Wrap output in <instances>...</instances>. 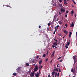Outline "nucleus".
Listing matches in <instances>:
<instances>
[{"label":"nucleus","instance_id":"nucleus-54","mask_svg":"<svg viewBox=\"0 0 77 77\" xmlns=\"http://www.w3.org/2000/svg\"><path fill=\"white\" fill-rule=\"evenodd\" d=\"M56 21H59V19H57Z\"/></svg>","mask_w":77,"mask_h":77},{"label":"nucleus","instance_id":"nucleus-25","mask_svg":"<svg viewBox=\"0 0 77 77\" xmlns=\"http://www.w3.org/2000/svg\"><path fill=\"white\" fill-rule=\"evenodd\" d=\"M50 25H51V23H48V27H50Z\"/></svg>","mask_w":77,"mask_h":77},{"label":"nucleus","instance_id":"nucleus-20","mask_svg":"<svg viewBox=\"0 0 77 77\" xmlns=\"http://www.w3.org/2000/svg\"><path fill=\"white\" fill-rule=\"evenodd\" d=\"M47 29V32H48V31H50V28H49V27H48Z\"/></svg>","mask_w":77,"mask_h":77},{"label":"nucleus","instance_id":"nucleus-10","mask_svg":"<svg viewBox=\"0 0 77 77\" xmlns=\"http://www.w3.org/2000/svg\"><path fill=\"white\" fill-rule=\"evenodd\" d=\"M30 77H34V74L31 72L30 74Z\"/></svg>","mask_w":77,"mask_h":77},{"label":"nucleus","instance_id":"nucleus-38","mask_svg":"<svg viewBox=\"0 0 77 77\" xmlns=\"http://www.w3.org/2000/svg\"><path fill=\"white\" fill-rule=\"evenodd\" d=\"M59 72H61V71L60 70V68L59 69Z\"/></svg>","mask_w":77,"mask_h":77},{"label":"nucleus","instance_id":"nucleus-60","mask_svg":"<svg viewBox=\"0 0 77 77\" xmlns=\"http://www.w3.org/2000/svg\"><path fill=\"white\" fill-rule=\"evenodd\" d=\"M73 74H75V72H73Z\"/></svg>","mask_w":77,"mask_h":77},{"label":"nucleus","instance_id":"nucleus-8","mask_svg":"<svg viewBox=\"0 0 77 77\" xmlns=\"http://www.w3.org/2000/svg\"><path fill=\"white\" fill-rule=\"evenodd\" d=\"M63 32H64V33H66V35H68V32L66 30H64Z\"/></svg>","mask_w":77,"mask_h":77},{"label":"nucleus","instance_id":"nucleus-61","mask_svg":"<svg viewBox=\"0 0 77 77\" xmlns=\"http://www.w3.org/2000/svg\"><path fill=\"white\" fill-rule=\"evenodd\" d=\"M54 68H56V66L54 65Z\"/></svg>","mask_w":77,"mask_h":77},{"label":"nucleus","instance_id":"nucleus-19","mask_svg":"<svg viewBox=\"0 0 77 77\" xmlns=\"http://www.w3.org/2000/svg\"><path fill=\"white\" fill-rule=\"evenodd\" d=\"M32 63H36V62H35V60H32Z\"/></svg>","mask_w":77,"mask_h":77},{"label":"nucleus","instance_id":"nucleus-26","mask_svg":"<svg viewBox=\"0 0 77 77\" xmlns=\"http://www.w3.org/2000/svg\"><path fill=\"white\" fill-rule=\"evenodd\" d=\"M69 35H72V33H71V32H69Z\"/></svg>","mask_w":77,"mask_h":77},{"label":"nucleus","instance_id":"nucleus-9","mask_svg":"<svg viewBox=\"0 0 77 77\" xmlns=\"http://www.w3.org/2000/svg\"><path fill=\"white\" fill-rule=\"evenodd\" d=\"M61 11L63 12H65V10L64 9L61 8Z\"/></svg>","mask_w":77,"mask_h":77},{"label":"nucleus","instance_id":"nucleus-22","mask_svg":"<svg viewBox=\"0 0 77 77\" xmlns=\"http://www.w3.org/2000/svg\"><path fill=\"white\" fill-rule=\"evenodd\" d=\"M55 77H56L57 75V72H55Z\"/></svg>","mask_w":77,"mask_h":77},{"label":"nucleus","instance_id":"nucleus-16","mask_svg":"<svg viewBox=\"0 0 77 77\" xmlns=\"http://www.w3.org/2000/svg\"><path fill=\"white\" fill-rule=\"evenodd\" d=\"M43 67V66H39V68H40L39 70H41V68H42V67Z\"/></svg>","mask_w":77,"mask_h":77},{"label":"nucleus","instance_id":"nucleus-45","mask_svg":"<svg viewBox=\"0 0 77 77\" xmlns=\"http://www.w3.org/2000/svg\"><path fill=\"white\" fill-rule=\"evenodd\" d=\"M40 71H41V70H39V72L40 74H41V72H40Z\"/></svg>","mask_w":77,"mask_h":77},{"label":"nucleus","instance_id":"nucleus-43","mask_svg":"<svg viewBox=\"0 0 77 77\" xmlns=\"http://www.w3.org/2000/svg\"><path fill=\"white\" fill-rule=\"evenodd\" d=\"M68 12H69V11H68L67 10V11H66V14H68Z\"/></svg>","mask_w":77,"mask_h":77},{"label":"nucleus","instance_id":"nucleus-35","mask_svg":"<svg viewBox=\"0 0 77 77\" xmlns=\"http://www.w3.org/2000/svg\"><path fill=\"white\" fill-rule=\"evenodd\" d=\"M54 41H56V42H57V39H55V38L54 39Z\"/></svg>","mask_w":77,"mask_h":77},{"label":"nucleus","instance_id":"nucleus-50","mask_svg":"<svg viewBox=\"0 0 77 77\" xmlns=\"http://www.w3.org/2000/svg\"><path fill=\"white\" fill-rule=\"evenodd\" d=\"M71 35H69V38H70L71 37Z\"/></svg>","mask_w":77,"mask_h":77},{"label":"nucleus","instance_id":"nucleus-11","mask_svg":"<svg viewBox=\"0 0 77 77\" xmlns=\"http://www.w3.org/2000/svg\"><path fill=\"white\" fill-rule=\"evenodd\" d=\"M52 47H53V48H54V47H55V49L57 48V47H56V45H55L54 46V45H52Z\"/></svg>","mask_w":77,"mask_h":77},{"label":"nucleus","instance_id":"nucleus-15","mask_svg":"<svg viewBox=\"0 0 77 77\" xmlns=\"http://www.w3.org/2000/svg\"><path fill=\"white\" fill-rule=\"evenodd\" d=\"M74 26V23H73V22H72V25H71L72 27H73Z\"/></svg>","mask_w":77,"mask_h":77},{"label":"nucleus","instance_id":"nucleus-31","mask_svg":"<svg viewBox=\"0 0 77 77\" xmlns=\"http://www.w3.org/2000/svg\"><path fill=\"white\" fill-rule=\"evenodd\" d=\"M48 58H47L45 60V62H47L48 61Z\"/></svg>","mask_w":77,"mask_h":77},{"label":"nucleus","instance_id":"nucleus-24","mask_svg":"<svg viewBox=\"0 0 77 77\" xmlns=\"http://www.w3.org/2000/svg\"><path fill=\"white\" fill-rule=\"evenodd\" d=\"M57 42H55L54 43H53V45H55L56 44H57Z\"/></svg>","mask_w":77,"mask_h":77},{"label":"nucleus","instance_id":"nucleus-48","mask_svg":"<svg viewBox=\"0 0 77 77\" xmlns=\"http://www.w3.org/2000/svg\"><path fill=\"white\" fill-rule=\"evenodd\" d=\"M59 24H62V22H60V21Z\"/></svg>","mask_w":77,"mask_h":77},{"label":"nucleus","instance_id":"nucleus-3","mask_svg":"<svg viewBox=\"0 0 77 77\" xmlns=\"http://www.w3.org/2000/svg\"><path fill=\"white\" fill-rule=\"evenodd\" d=\"M69 44V42H68L67 44L66 45V46H65V47L66 48H68V47Z\"/></svg>","mask_w":77,"mask_h":77},{"label":"nucleus","instance_id":"nucleus-4","mask_svg":"<svg viewBox=\"0 0 77 77\" xmlns=\"http://www.w3.org/2000/svg\"><path fill=\"white\" fill-rule=\"evenodd\" d=\"M35 75L36 77H39V73L37 72V73H35Z\"/></svg>","mask_w":77,"mask_h":77},{"label":"nucleus","instance_id":"nucleus-30","mask_svg":"<svg viewBox=\"0 0 77 77\" xmlns=\"http://www.w3.org/2000/svg\"><path fill=\"white\" fill-rule=\"evenodd\" d=\"M54 55L52 54L51 56L52 57H54Z\"/></svg>","mask_w":77,"mask_h":77},{"label":"nucleus","instance_id":"nucleus-59","mask_svg":"<svg viewBox=\"0 0 77 77\" xmlns=\"http://www.w3.org/2000/svg\"><path fill=\"white\" fill-rule=\"evenodd\" d=\"M58 35H59V36H61V34H58Z\"/></svg>","mask_w":77,"mask_h":77},{"label":"nucleus","instance_id":"nucleus-51","mask_svg":"<svg viewBox=\"0 0 77 77\" xmlns=\"http://www.w3.org/2000/svg\"><path fill=\"white\" fill-rule=\"evenodd\" d=\"M60 66H59V64H57V67H59Z\"/></svg>","mask_w":77,"mask_h":77},{"label":"nucleus","instance_id":"nucleus-39","mask_svg":"<svg viewBox=\"0 0 77 77\" xmlns=\"http://www.w3.org/2000/svg\"><path fill=\"white\" fill-rule=\"evenodd\" d=\"M56 30H55L54 32V33H53V34L54 35V34H55V32H56Z\"/></svg>","mask_w":77,"mask_h":77},{"label":"nucleus","instance_id":"nucleus-13","mask_svg":"<svg viewBox=\"0 0 77 77\" xmlns=\"http://www.w3.org/2000/svg\"><path fill=\"white\" fill-rule=\"evenodd\" d=\"M56 16H54V19L53 20V21H54V20H56Z\"/></svg>","mask_w":77,"mask_h":77},{"label":"nucleus","instance_id":"nucleus-62","mask_svg":"<svg viewBox=\"0 0 77 77\" xmlns=\"http://www.w3.org/2000/svg\"><path fill=\"white\" fill-rule=\"evenodd\" d=\"M48 54V52L46 54Z\"/></svg>","mask_w":77,"mask_h":77},{"label":"nucleus","instance_id":"nucleus-44","mask_svg":"<svg viewBox=\"0 0 77 77\" xmlns=\"http://www.w3.org/2000/svg\"><path fill=\"white\" fill-rule=\"evenodd\" d=\"M59 15H61V13L59 12Z\"/></svg>","mask_w":77,"mask_h":77},{"label":"nucleus","instance_id":"nucleus-7","mask_svg":"<svg viewBox=\"0 0 77 77\" xmlns=\"http://www.w3.org/2000/svg\"><path fill=\"white\" fill-rule=\"evenodd\" d=\"M66 0H64V3L66 6L67 5V2H66Z\"/></svg>","mask_w":77,"mask_h":77},{"label":"nucleus","instance_id":"nucleus-33","mask_svg":"<svg viewBox=\"0 0 77 77\" xmlns=\"http://www.w3.org/2000/svg\"><path fill=\"white\" fill-rule=\"evenodd\" d=\"M62 57H59V58H58L57 59V60H59V59H61V58Z\"/></svg>","mask_w":77,"mask_h":77},{"label":"nucleus","instance_id":"nucleus-2","mask_svg":"<svg viewBox=\"0 0 77 77\" xmlns=\"http://www.w3.org/2000/svg\"><path fill=\"white\" fill-rule=\"evenodd\" d=\"M38 68L39 66H37V65H36L34 69V70H35V71H38Z\"/></svg>","mask_w":77,"mask_h":77},{"label":"nucleus","instance_id":"nucleus-57","mask_svg":"<svg viewBox=\"0 0 77 77\" xmlns=\"http://www.w3.org/2000/svg\"><path fill=\"white\" fill-rule=\"evenodd\" d=\"M38 27H39V28H41V26H39Z\"/></svg>","mask_w":77,"mask_h":77},{"label":"nucleus","instance_id":"nucleus-58","mask_svg":"<svg viewBox=\"0 0 77 77\" xmlns=\"http://www.w3.org/2000/svg\"><path fill=\"white\" fill-rule=\"evenodd\" d=\"M46 38H48V37H47V36L46 35Z\"/></svg>","mask_w":77,"mask_h":77},{"label":"nucleus","instance_id":"nucleus-14","mask_svg":"<svg viewBox=\"0 0 77 77\" xmlns=\"http://www.w3.org/2000/svg\"><path fill=\"white\" fill-rule=\"evenodd\" d=\"M55 72H52V75L53 76H54V74H55Z\"/></svg>","mask_w":77,"mask_h":77},{"label":"nucleus","instance_id":"nucleus-42","mask_svg":"<svg viewBox=\"0 0 77 77\" xmlns=\"http://www.w3.org/2000/svg\"><path fill=\"white\" fill-rule=\"evenodd\" d=\"M65 26L66 27H67V26H68V24H66L65 25Z\"/></svg>","mask_w":77,"mask_h":77},{"label":"nucleus","instance_id":"nucleus-34","mask_svg":"<svg viewBox=\"0 0 77 77\" xmlns=\"http://www.w3.org/2000/svg\"><path fill=\"white\" fill-rule=\"evenodd\" d=\"M54 29L56 30H56H56H57V28H56V27H55L54 28Z\"/></svg>","mask_w":77,"mask_h":77},{"label":"nucleus","instance_id":"nucleus-47","mask_svg":"<svg viewBox=\"0 0 77 77\" xmlns=\"http://www.w3.org/2000/svg\"><path fill=\"white\" fill-rule=\"evenodd\" d=\"M62 62V60H61L60 61V62Z\"/></svg>","mask_w":77,"mask_h":77},{"label":"nucleus","instance_id":"nucleus-49","mask_svg":"<svg viewBox=\"0 0 77 77\" xmlns=\"http://www.w3.org/2000/svg\"><path fill=\"white\" fill-rule=\"evenodd\" d=\"M48 77H51V76H50V75H48Z\"/></svg>","mask_w":77,"mask_h":77},{"label":"nucleus","instance_id":"nucleus-29","mask_svg":"<svg viewBox=\"0 0 77 77\" xmlns=\"http://www.w3.org/2000/svg\"><path fill=\"white\" fill-rule=\"evenodd\" d=\"M71 13L72 14H74V11L72 10L71 11Z\"/></svg>","mask_w":77,"mask_h":77},{"label":"nucleus","instance_id":"nucleus-53","mask_svg":"<svg viewBox=\"0 0 77 77\" xmlns=\"http://www.w3.org/2000/svg\"><path fill=\"white\" fill-rule=\"evenodd\" d=\"M75 69L74 68V69H73V72H75Z\"/></svg>","mask_w":77,"mask_h":77},{"label":"nucleus","instance_id":"nucleus-5","mask_svg":"<svg viewBox=\"0 0 77 77\" xmlns=\"http://www.w3.org/2000/svg\"><path fill=\"white\" fill-rule=\"evenodd\" d=\"M57 71V72H59V71H58V69L57 68L54 69L52 71H53V72H55V71Z\"/></svg>","mask_w":77,"mask_h":77},{"label":"nucleus","instance_id":"nucleus-6","mask_svg":"<svg viewBox=\"0 0 77 77\" xmlns=\"http://www.w3.org/2000/svg\"><path fill=\"white\" fill-rule=\"evenodd\" d=\"M20 67H18V68L17 69V71L18 72H20Z\"/></svg>","mask_w":77,"mask_h":77},{"label":"nucleus","instance_id":"nucleus-32","mask_svg":"<svg viewBox=\"0 0 77 77\" xmlns=\"http://www.w3.org/2000/svg\"><path fill=\"white\" fill-rule=\"evenodd\" d=\"M59 27V26L57 25V29H59V28L58 27Z\"/></svg>","mask_w":77,"mask_h":77},{"label":"nucleus","instance_id":"nucleus-21","mask_svg":"<svg viewBox=\"0 0 77 77\" xmlns=\"http://www.w3.org/2000/svg\"><path fill=\"white\" fill-rule=\"evenodd\" d=\"M59 5L60 8H62V4H60Z\"/></svg>","mask_w":77,"mask_h":77},{"label":"nucleus","instance_id":"nucleus-1","mask_svg":"<svg viewBox=\"0 0 77 77\" xmlns=\"http://www.w3.org/2000/svg\"><path fill=\"white\" fill-rule=\"evenodd\" d=\"M72 58L74 60V64H75V63H77V58H76V56H74L72 57Z\"/></svg>","mask_w":77,"mask_h":77},{"label":"nucleus","instance_id":"nucleus-36","mask_svg":"<svg viewBox=\"0 0 77 77\" xmlns=\"http://www.w3.org/2000/svg\"><path fill=\"white\" fill-rule=\"evenodd\" d=\"M57 76V77H59V72H58Z\"/></svg>","mask_w":77,"mask_h":77},{"label":"nucleus","instance_id":"nucleus-37","mask_svg":"<svg viewBox=\"0 0 77 77\" xmlns=\"http://www.w3.org/2000/svg\"><path fill=\"white\" fill-rule=\"evenodd\" d=\"M36 72V71H35V70H34V71H33L32 72V74H34V73H35V72Z\"/></svg>","mask_w":77,"mask_h":77},{"label":"nucleus","instance_id":"nucleus-40","mask_svg":"<svg viewBox=\"0 0 77 77\" xmlns=\"http://www.w3.org/2000/svg\"><path fill=\"white\" fill-rule=\"evenodd\" d=\"M53 61V59H52L50 61V63H51Z\"/></svg>","mask_w":77,"mask_h":77},{"label":"nucleus","instance_id":"nucleus-55","mask_svg":"<svg viewBox=\"0 0 77 77\" xmlns=\"http://www.w3.org/2000/svg\"><path fill=\"white\" fill-rule=\"evenodd\" d=\"M73 3H74L75 5H76V3H75V2H73Z\"/></svg>","mask_w":77,"mask_h":77},{"label":"nucleus","instance_id":"nucleus-41","mask_svg":"<svg viewBox=\"0 0 77 77\" xmlns=\"http://www.w3.org/2000/svg\"><path fill=\"white\" fill-rule=\"evenodd\" d=\"M59 2H60L61 3L62 2V0H59Z\"/></svg>","mask_w":77,"mask_h":77},{"label":"nucleus","instance_id":"nucleus-23","mask_svg":"<svg viewBox=\"0 0 77 77\" xmlns=\"http://www.w3.org/2000/svg\"><path fill=\"white\" fill-rule=\"evenodd\" d=\"M46 56V55L45 54H44L43 56V57H45Z\"/></svg>","mask_w":77,"mask_h":77},{"label":"nucleus","instance_id":"nucleus-63","mask_svg":"<svg viewBox=\"0 0 77 77\" xmlns=\"http://www.w3.org/2000/svg\"><path fill=\"white\" fill-rule=\"evenodd\" d=\"M75 17H76V15H75Z\"/></svg>","mask_w":77,"mask_h":77},{"label":"nucleus","instance_id":"nucleus-64","mask_svg":"<svg viewBox=\"0 0 77 77\" xmlns=\"http://www.w3.org/2000/svg\"><path fill=\"white\" fill-rule=\"evenodd\" d=\"M76 69H77V66H76Z\"/></svg>","mask_w":77,"mask_h":77},{"label":"nucleus","instance_id":"nucleus-46","mask_svg":"<svg viewBox=\"0 0 77 77\" xmlns=\"http://www.w3.org/2000/svg\"><path fill=\"white\" fill-rule=\"evenodd\" d=\"M65 17H66V18L67 17V14H66Z\"/></svg>","mask_w":77,"mask_h":77},{"label":"nucleus","instance_id":"nucleus-56","mask_svg":"<svg viewBox=\"0 0 77 77\" xmlns=\"http://www.w3.org/2000/svg\"><path fill=\"white\" fill-rule=\"evenodd\" d=\"M38 57H39V56H37V59H38Z\"/></svg>","mask_w":77,"mask_h":77},{"label":"nucleus","instance_id":"nucleus-17","mask_svg":"<svg viewBox=\"0 0 77 77\" xmlns=\"http://www.w3.org/2000/svg\"><path fill=\"white\" fill-rule=\"evenodd\" d=\"M42 62V60H41L39 62V64H41Z\"/></svg>","mask_w":77,"mask_h":77},{"label":"nucleus","instance_id":"nucleus-52","mask_svg":"<svg viewBox=\"0 0 77 77\" xmlns=\"http://www.w3.org/2000/svg\"><path fill=\"white\" fill-rule=\"evenodd\" d=\"M57 45V43H56V44H55V46H56V45Z\"/></svg>","mask_w":77,"mask_h":77},{"label":"nucleus","instance_id":"nucleus-27","mask_svg":"<svg viewBox=\"0 0 77 77\" xmlns=\"http://www.w3.org/2000/svg\"><path fill=\"white\" fill-rule=\"evenodd\" d=\"M55 53V51H54L52 53V54H54V53Z\"/></svg>","mask_w":77,"mask_h":77},{"label":"nucleus","instance_id":"nucleus-28","mask_svg":"<svg viewBox=\"0 0 77 77\" xmlns=\"http://www.w3.org/2000/svg\"><path fill=\"white\" fill-rule=\"evenodd\" d=\"M73 72V68H72L71 69V72Z\"/></svg>","mask_w":77,"mask_h":77},{"label":"nucleus","instance_id":"nucleus-12","mask_svg":"<svg viewBox=\"0 0 77 77\" xmlns=\"http://www.w3.org/2000/svg\"><path fill=\"white\" fill-rule=\"evenodd\" d=\"M13 75L14 76H16V75H17V73L15 72H14L13 73Z\"/></svg>","mask_w":77,"mask_h":77},{"label":"nucleus","instance_id":"nucleus-18","mask_svg":"<svg viewBox=\"0 0 77 77\" xmlns=\"http://www.w3.org/2000/svg\"><path fill=\"white\" fill-rule=\"evenodd\" d=\"M29 63H26V66H29Z\"/></svg>","mask_w":77,"mask_h":77}]
</instances>
